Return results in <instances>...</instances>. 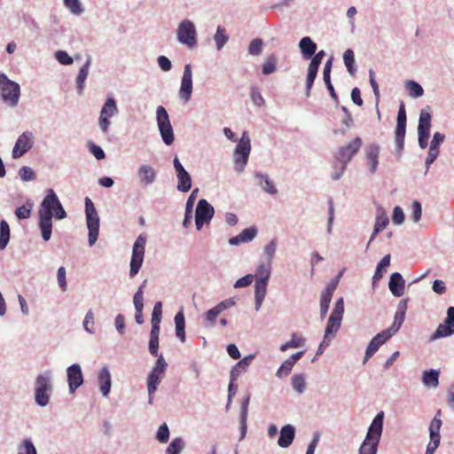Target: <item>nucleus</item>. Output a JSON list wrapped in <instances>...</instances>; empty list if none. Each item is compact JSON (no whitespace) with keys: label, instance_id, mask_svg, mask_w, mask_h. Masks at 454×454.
<instances>
[{"label":"nucleus","instance_id":"nucleus-52","mask_svg":"<svg viewBox=\"0 0 454 454\" xmlns=\"http://www.w3.org/2000/svg\"><path fill=\"white\" fill-rule=\"evenodd\" d=\"M18 454H36V450L31 441L26 439L23 444L19 448Z\"/></svg>","mask_w":454,"mask_h":454},{"label":"nucleus","instance_id":"nucleus-1","mask_svg":"<svg viewBox=\"0 0 454 454\" xmlns=\"http://www.w3.org/2000/svg\"><path fill=\"white\" fill-rule=\"evenodd\" d=\"M53 215L61 220L67 216V213L55 192L52 189H48L39 209V227L44 241L51 239Z\"/></svg>","mask_w":454,"mask_h":454},{"label":"nucleus","instance_id":"nucleus-53","mask_svg":"<svg viewBox=\"0 0 454 454\" xmlns=\"http://www.w3.org/2000/svg\"><path fill=\"white\" fill-rule=\"evenodd\" d=\"M83 328L90 333H94V315L89 310L83 321Z\"/></svg>","mask_w":454,"mask_h":454},{"label":"nucleus","instance_id":"nucleus-45","mask_svg":"<svg viewBox=\"0 0 454 454\" xmlns=\"http://www.w3.org/2000/svg\"><path fill=\"white\" fill-rule=\"evenodd\" d=\"M229 36L226 35V31L223 27H218L215 35V42L217 50H221L223 45L227 43Z\"/></svg>","mask_w":454,"mask_h":454},{"label":"nucleus","instance_id":"nucleus-58","mask_svg":"<svg viewBox=\"0 0 454 454\" xmlns=\"http://www.w3.org/2000/svg\"><path fill=\"white\" fill-rule=\"evenodd\" d=\"M55 57L60 64L71 65L73 63V59L64 51H58Z\"/></svg>","mask_w":454,"mask_h":454},{"label":"nucleus","instance_id":"nucleus-18","mask_svg":"<svg viewBox=\"0 0 454 454\" xmlns=\"http://www.w3.org/2000/svg\"><path fill=\"white\" fill-rule=\"evenodd\" d=\"M67 374L69 391L70 393H74V391L83 383L81 366L77 364H72L67 368Z\"/></svg>","mask_w":454,"mask_h":454},{"label":"nucleus","instance_id":"nucleus-42","mask_svg":"<svg viewBox=\"0 0 454 454\" xmlns=\"http://www.w3.org/2000/svg\"><path fill=\"white\" fill-rule=\"evenodd\" d=\"M270 276V262L262 263L259 265L255 271L256 279H262L268 281Z\"/></svg>","mask_w":454,"mask_h":454},{"label":"nucleus","instance_id":"nucleus-55","mask_svg":"<svg viewBox=\"0 0 454 454\" xmlns=\"http://www.w3.org/2000/svg\"><path fill=\"white\" fill-rule=\"evenodd\" d=\"M19 175L24 181H30L35 178V175L31 168L24 166L19 170Z\"/></svg>","mask_w":454,"mask_h":454},{"label":"nucleus","instance_id":"nucleus-24","mask_svg":"<svg viewBox=\"0 0 454 454\" xmlns=\"http://www.w3.org/2000/svg\"><path fill=\"white\" fill-rule=\"evenodd\" d=\"M257 234L255 227L244 229L238 236L230 239L229 243L232 246L239 245L243 242L251 241Z\"/></svg>","mask_w":454,"mask_h":454},{"label":"nucleus","instance_id":"nucleus-13","mask_svg":"<svg viewBox=\"0 0 454 454\" xmlns=\"http://www.w3.org/2000/svg\"><path fill=\"white\" fill-rule=\"evenodd\" d=\"M214 213V207L206 200H200L195 212L197 230H200L205 223H208L213 218Z\"/></svg>","mask_w":454,"mask_h":454},{"label":"nucleus","instance_id":"nucleus-8","mask_svg":"<svg viewBox=\"0 0 454 454\" xmlns=\"http://www.w3.org/2000/svg\"><path fill=\"white\" fill-rule=\"evenodd\" d=\"M146 239L143 235H139L133 245L132 256L130 260L129 277L134 278L139 271L145 255Z\"/></svg>","mask_w":454,"mask_h":454},{"label":"nucleus","instance_id":"nucleus-60","mask_svg":"<svg viewBox=\"0 0 454 454\" xmlns=\"http://www.w3.org/2000/svg\"><path fill=\"white\" fill-rule=\"evenodd\" d=\"M57 278L59 287L62 291L67 290V281H66V269L64 267H60L57 272Z\"/></svg>","mask_w":454,"mask_h":454},{"label":"nucleus","instance_id":"nucleus-31","mask_svg":"<svg viewBox=\"0 0 454 454\" xmlns=\"http://www.w3.org/2000/svg\"><path fill=\"white\" fill-rule=\"evenodd\" d=\"M422 381L428 387H436L439 385V372L436 370L425 371Z\"/></svg>","mask_w":454,"mask_h":454},{"label":"nucleus","instance_id":"nucleus-22","mask_svg":"<svg viewBox=\"0 0 454 454\" xmlns=\"http://www.w3.org/2000/svg\"><path fill=\"white\" fill-rule=\"evenodd\" d=\"M295 436V429L291 425L284 426L280 430L278 444L282 448L289 447Z\"/></svg>","mask_w":454,"mask_h":454},{"label":"nucleus","instance_id":"nucleus-16","mask_svg":"<svg viewBox=\"0 0 454 454\" xmlns=\"http://www.w3.org/2000/svg\"><path fill=\"white\" fill-rule=\"evenodd\" d=\"M250 150V138L247 132L244 131L235 149V163L236 165L240 164V169L247 163Z\"/></svg>","mask_w":454,"mask_h":454},{"label":"nucleus","instance_id":"nucleus-20","mask_svg":"<svg viewBox=\"0 0 454 454\" xmlns=\"http://www.w3.org/2000/svg\"><path fill=\"white\" fill-rule=\"evenodd\" d=\"M388 286L394 296L400 297L403 294L405 281L400 273L395 272L391 275Z\"/></svg>","mask_w":454,"mask_h":454},{"label":"nucleus","instance_id":"nucleus-51","mask_svg":"<svg viewBox=\"0 0 454 454\" xmlns=\"http://www.w3.org/2000/svg\"><path fill=\"white\" fill-rule=\"evenodd\" d=\"M156 438L160 442H162V443L167 442L168 441L169 430H168V426L165 423L162 424L161 426H160L158 432H157Z\"/></svg>","mask_w":454,"mask_h":454},{"label":"nucleus","instance_id":"nucleus-7","mask_svg":"<svg viewBox=\"0 0 454 454\" xmlns=\"http://www.w3.org/2000/svg\"><path fill=\"white\" fill-rule=\"evenodd\" d=\"M156 119L163 142L167 145H172L174 142L173 129L169 121L168 114L162 106H160L157 108Z\"/></svg>","mask_w":454,"mask_h":454},{"label":"nucleus","instance_id":"nucleus-34","mask_svg":"<svg viewBox=\"0 0 454 454\" xmlns=\"http://www.w3.org/2000/svg\"><path fill=\"white\" fill-rule=\"evenodd\" d=\"M388 223V217L385 213L377 215L374 231L371 236L368 245L375 239L377 234L383 231Z\"/></svg>","mask_w":454,"mask_h":454},{"label":"nucleus","instance_id":"nucleus-62","mask_svg":"<svg viewBox=\"0 0 454 454\" xmlns=\"http://www.w3.org/2000/svg\"><path fill=\"white\" fill-rule=\"evenodd\" d=\"M393 223L395 224H401L404 221V214L403 209L396 206L394 208L393 216H392Z\"/></svg>","mask_w":454,"mask_h":454},{"label":"nucleus","instance_id":"nucleus-27","mask_svg":"<svg viewBox=\"0 0 454 454\" xmlns=\"http://www.w3.org/2000/svg\"><path fill=\"white\" fill-rule=\"evenodd\" d=\"M380 154V146L378 145H370L367 150L366 158L370 164V170L372 173L376 171L378 167V158Z\"/></svg>","mask_w":454,"mask_h":454},{"label":"nucleus","instance_id":"nucleus-3","mask_svg":"<svg viewBox=\"0 0 454 454\" xmlns=\"http://www.w3.org/2000/svg\"><path fill=\"white\" fill-rule=\"evenodd\" d=\"M52 388L49 372L44 374H39L36 377L35 382V401L39 406L44 407L50 403Z\"/></svg>","mask_w":454,"mask_h":454},{"label":"nucleus","instance_id":"nucleus-6","mask_svg":"<svg viewBox=\"0 0 454 454\" xmlns=\"http://www.w3.org/2000/svg\"><path fill=\"white\" fill-rule=\"evenodd\" d=\"M85 212H86V220H87V227L89 230V245L93 246L98 237L99 231V218L95 208V206L90 199H85Z\"/></svg>","mask_w":454,"mask_h":454},{"label":"nucleus","instance_id":"nucleus-30","mask_svg":"<svg viewBox=\"0 0 454 454\" xmlns=\"http://www.w3.org/2000/svg\"><path fill=\"white\" fill-rule=\"evenodd\" d=\"M138 176L140 180L145 184H150L154 182L156 178V172L148 165H142L138 168Z\"/></svg>","mask_w":454,"mask_h":454},{"label":"nucleus","instance_id":"nucleus-47","mask_svg":"<svg viewBox=\"0 0 454 454\" xmlns=\"http://www.w3.org/2000/svg\"><path fill=\"white\" fill-rule=\"evenodd\" d=\"M406 89L409 90V94L414 98L421 97L424 93L423 88L414 81H408Z\"/></svg>","mask_w":454,"mask_h":454},{"label":"nucleus","instance_id":"nucleus-37","mask_svg":"<svg viewBox=\"0 0 454 454\" xmlns=\"http://www.w3.org/2000/svg\"><path fill=\"white\" fill-rule=\"evenodd\" d=\"M177 176V190L183 192H187L192 187V178L188 172L180 174Z\"/></svg>","mask_w":454,"mask_h":454},{"label":"nucleus","instance_id":"nucleus-56","mask_svg":"<svg viewBox=\"0 0 454 454\" xmlns=\"http://www.w3.org/2000/svg\"><path fill=\"white\" fill-rule=\"evenodd\" d=\"M31 207L32 206L29 205L28 207L23 205L21 207H19L15 210V215L19 219H27L30 217L31 215Z\"/></svg>","mask_w":454,"mask_h":454},{"label":"nucleus","instance_id":"nucleus-28","mask_svg":"<svg viewBox=\"0 0 454 454\" xmlns=\"http://www.w3.org/2000/svg\"><path fill=\"white\" fill-rule=\"evenodd\" d=\"M299 46L305 59L311 58L317 51V44L308 36L300 41Z\"/></svg>","mask_w":454,"mask_h":454},{"label":"nucleus","instance_id":"nucleus-38","mask_svg":"<svg viewBox=\"0 0 454 454\" xmlns=\"http://www.w3.org/2000/svg\"><path fill=\"white\" fill-rule=\"evenodd\" d=\"M256 177L258 179L260 185L265 192H267L270 194L277 193V192H278L277 189L272 184V183L270 181L269 176L267 175L257 174Z\"/></svg>","mask_w":454,"mask_h":454},{"label":"nucleus","instance_id":"nucleus-14","mask_svg":"<svg viewBox=\"0 0 454 454\" xmlns=\"http://www.w3.org/2000/svg\"><path fill=\"white\" fill-rule=\"evenodd\" d=\"M363 145V141L359 137L354 138L350 143L340 147L336 154V160L340 163L347 165L354 155L359 151Z\"/></svg>","mask_w":454,"mask_h":454},{"label":"nucleus","instance_id":"nucleus-10","mask_svg":"<svg viewBox=\"0 0 454 454\" xmlns=\"http://www.w3.org/2000/svg\"><path fill=\"white\" fill-rule=\"evenodd\" d=\"M403 309H399L395 315V320L390 327L387 329L379 333L373 339L378 341V343L384 344L387 340H389L401 327L405 318V309H406V302L403 301Z\"/></svg>","mask_w":454,"mask_h":454},{"label":"nucleus","instance_id":"nucleus-44","mask_svg":"<svg viewBox=\"0 0 454 454\" xmlns=\"http://www.w3.org/2000/svg\"><path fill=\"white\" fill-rule=\"evenodd\" d=\"M406 125L396 124L395 128V144L397 149L402 151L404 145V137H405Z\"/></svg>","mask_w":454,"mask_h":454},{"label":"nucleus","instance_id":"nucleus-15","mask_svg":"<svg viewBox=\"0 0 454 454\" xmlns=\"http://www.w3.org/2000/svg\"><path fill=\"white\" fill-rule=\"evenodd\" d=\"M454 333V307L447 310V317L442 324H440L435 332L430 336L429 341L447 337Z\"/></svg>","mask_w":454,"mask_h":454},{"label":"nucleus","instance_id":"nucleus-57","mask_svg":"<svg viewBox=\"0 0 454 454\" xmlns=\"http://www.w3.org/2000/svg\"><path fill=\"white\" fill-rule=\"evenodd\" d=\"M64 2L72 13L80 14L82 12L79 0H64Z\"/></svg>","mask_w":454,"mask_h":454},{"label":"nucleus","instance_id":"nucleus-19","mask_svg":"<svg viewBox=\"0 0 454 454\" xmlns=\"http://www.w3.org/2000/svg\"><path fill=\"white\" fill-rule=\"evenodd\" d=\"M192 74L191 65L187 64L184 67L181 87L179 90V96L184 101H188L191 98V94L192 91Z\"/></svg>","mask_w":454,"mask_h":454},{"label":"nucleus","instance_id":"nucleus-29","mask_svg":"<svg viewBox=\"0 0 454 454\" xmlns=\"http://www.w3.org/2000/svg\"><path fill=\"white\" fill-rule=\"evenodd\" d=\"M199 192V189L196 188L194 189L192 193L190 194L188 200H187V202H186V207H185V215H184V222H183V225L184 227H188L191 223H192V207H193V204H194V201L197 198V193Z\"/></svg>","mask_w":454,"mask_h":454},{"label":"nucleus","instance_id":"nucleus-46","mask_svg":"<svg viewBox=\"0 0 454 454\" xmlns=\"http://www.w3.org/2000/svg\"><path fill=\"white\" fill-rule=\"evenodd\" d=\"M442 424V419H438V418L432 419L429 427L430 439H441L440 429Z\"/></svg>","mask_w":454,"mask_h":454},{"label":"nucleus","instance_id":"nucleus-59","mask_svg":"<svg viewBox=\"0 0 454 454\" xmlns=\"http://www.w3.org/2000/svg\"><path fill=\"white\" fill-rule=\"evenodd\" d=\"M254 280V275L247 274L244 276L243 278L238 279L236 283L234 284L235 288H240V287H246L252 284Z\"/></svg>","mask_w":454,"mask_h":454},{"label":"nucleus","instance_id":"nucleus-12","mask_svg":"<svg viewBox=\"0 0 454 454\" xmlns=\"http://www.w3.org/2000/svg\"><path fill=\"white\" fill-rule=\"evenodd\" d=\"M117 114L118 107L115 100L113 98H108L101 109L98 119L99 127L104 133L108 132L111 124L110 118Z\"/></svg>","mask_w":454,"mask_h":454},{"label":"nucleus","instance_id":"nucleus-63","mask_svg":"<svg viewBox=\"0 0 454 454\" xmlns=\"http://www.w3.org/2000/svg\"><path fill=\"white\" fill-rule=\"evenodd\" d=\"M143 294H144V291H141V288H138V290L134 294L133 302H134L136 310L143 309V308H144Z\"/></svg>","mask_w":454,"mask_h":454},{"label":"nucleus","instance_id":"nucleus-50","mask_svg":"<svg viewBox=\"0 0 454 454\" xmlns=\"http://www.w3.org/2000/svg\"><path fill=\"white\" fill-rule=\"evenodd\" d=\"M262 40L260 38L252 40L248 47V52L254 56L261 54L262 51Z\"/></svg>","mask_w":454,"mask_h":454},{"label":"nucleus","instance_id":"nucleus-2","mask_svg":"<svg viewBox=\"0 0 454 454\" xmlns=\"http://www.w3.org/2000/svg\"><path fill=\"white\" fill-rule=\"evenodd\" d=\"M384 412H379L372 420L365 439L364 440L359 454H376L383 429Z\"/></svg>","mask_w":454,"mask_h":454},{"label":"nucleus","instance_id":"nucleus-61","mask_svg":"<svg viewBox=\"0 0 454 454\" xmlns=\"http://www.w3.org/2000/svg\"><path fill=\"white\" fill-rule=\"evenodd\" d=\"M380 347V344L378 343V341H376L372 338V340L370 341V343L367 347V349L365 352V356H364V361H366L368 358H370L379 349Z\"/></svg>","mask_w":454,"mask_h":454},{"label":"nucleus","instance_id":"nucleus-54","mask_svg":"<svg viewBox=\"0 0 454 454\" xmlns=\"http://www.w3.org/2000/svg\"><path fill=\"white\" fill-rule=\"evenodd\" d=\"M293 387L299 393H301L305 388V380L301 374H296L293 378Z\"/></svg>","mask_w":454,"mask_h":454},{"label":"nucleus","instance_id":"nucleus-5","mask_svg":"<svg viewBox=\"0 0 454 454\" xmlns=\"http://www.w3.org/2000/svg\"><path fill=\"white\" fill-rule=\"evenodd\" d=\"M0 92L3 100L10 106H15L20 98V85L8 79L4 74H0Z\"/></svg>","mask_w":454,"mask_h":454},{"label":"nucleus","instance_id":"nucleus-35","mask_svg":"<svg viewBox=\"0 0 454 454\" xmlns=\"http://www.w3.org/2000/svg\"><path fill=\"white\" fill-rule=\"evenodd\" d=\"M89 67H90V61L88 60L79 70L77 78H76V85L78 93L82 94L84 88V82L88 77L89 74Z\"/></svg>","mask_w":454,"mask_h":454},{"label":"nucleus","instance_id":"nucleus-17","mask_svg":"<svg viewBox=\"0 0 454 454\" xmlns=\"http://www.w3.org/2000/svg\"><path fill=\"white\" fill-rule=\"evenodd\" d=\"M34 135L30 131L23 132L17 139L12 149V158L19 159L27 153L34 145Z\"/></svg>","mask_w":454,"mask_h":454},{"label":"nucleus","instance_id":"nucleus-40","mask_svg":"<svg viewBox=\"0 0 454 454\" xmlns=\"http://www.w3.org/2000/svg\"><path fill=\"white\" fill-rule=\"evenodd\" d=\"M343 59L348 73L354 75L356 73L354 51L350 49L347 50L344 52Z\"/></svg>","mask_w":454,"mask_h":454},{"label":"nucleus","instance_id":"nucleus-21","mask_svg":"<svg viewBox=\"0 0 454 454\" xmlns=\"http://www.w3.org/2000/svg\"><path fill=\"white\" fill-rule=\"evenodd\" d=\"M335 288L336 286L334 284H328L321 294L320 313L322 317H325L327 314L329 304L332 301Z\"/></svg>","mask_w":454,"mask_h":454},{"label":"nucleus","instance_id":"nucleus-32","mask_svg":"<svg viewBox=\"0 0 454 454\" xmlns=\"http://www.w3.org/2000/svg\"><path fill=\"white\" fill-rule=\"evenodd\" d=\"M431 114L427 111L422 110L419 115L418 133L430 134Z\"/></svg>","mask_w":454,"mask_h":454},{"label":"nucleus","instance_id":"nucleus-48","mask_svg":"<svg viewBox=\"0 0 454 454\" xmlns=\"http://www.w3.org/2000/svg\"><path fill=\"white\" fill-rule=\"evenodd\" d=\"M221 311L218 309L216 306L210 309L206 314L204 317V322L206 326H213L215 323L216 317L219 316Z\"/></svg>","mask_w":454,"mask_h":454},{"label":"nucleus","instance_id":"nucleus-49","mask_svg":"<svg viewBox=\"0 0 454 454\" xmlns=\"http://www.w3.org/2000/svg\"><path fill=\"white\" fill-rule=\"evenodd\" d=\"M303 339L297 336L296 334H293L292 338L289 341H286V343L282 344L280 347L281 351H286L288 348H299L303 344Z\"/></svg>","mask_w":454,"mask_h":454},{"label":"nucleus","instance_id":"nucleus-39","mask_svg":"<svg viewBox=\"0 0 454 454\" xmlns=\"http://www.w3.org/2000/svg\"><path fill=\"white\" fill-rule=\"evenodd\" d=\"M390 265V254L385 255L379 262L375 273L373 275V280L378 281L383 277V271Z\"/></svg>","mask_w":454,"mask_h":454},{"label":"nucleus","instance_id":"nucleus-25","mask_svg":"<svg viewBox=\"0 0 454 454\" xmlns=\"http://www.w3.org/2000/svg\"><path fill=\"white\" fill-rule=\"evenodd\" d=\"M98 383L102 395L107 396L111 389L112 382L109 370L106 367L100 370L98 373Z\"/></svg>","mask_w":454,"mask_h":454},{"label":"nucleus","instance_id":"nucleus-9","mask_svg":"<svg viewBox=\"0 0 454 454\" xmlns=\"http://www.w3.org/2000/svg\"><path fill=\"white\" fill-rule=\"evenodd\" d=\"M167 363L164 360L162 355L159 356L155 366L153 368L152 372L149 373L147 378V387L150 402L152 401V395L157 389V386L160 382V380L165 373L167 369Z\"/></svg>","mask_w":454,"mask_h":454},{"label":"nucleus","instance_id":"nucleus-4","mask_svg":"<svg viewBox=\"0 0 454 454\" xmlns=\"http://www.w3.org/2000/svg\"><path fill=\"white\" fill-rule=\"evenodd\" d=\"M344 314V301L342 298H340L334 306V309L328 319L327 325L325 328V337L323 341L320 343L325 348L328 347L330 344V340H328V336L332 333H335L340 327L341 320Z\"/></svg>","mask_w":454,"mask_h":454},{"label":"nucleus","instance_id":"nucleus-26","mask_svg":"<svg viewBox=\"0 0 454 454\" xmlns=\"http://www.w3.org/2000/svg\"><path fill=\"white\" fill-rule=\"evenodd\" d=\"M267 282L262 279H256L254 285L255 309L258 310L265 298L267 291Z\"/></svg>","mask_w":454,"mask_h":454},{"label":"nucleus","instance_id":"nucleus-23","mask_svg":"<svg viewBox=\"0 0 454 454\" xmlns=\"http://www.w3.org/2000/svg\"><path fill=\"white\" fill-rule=\"evenodd\" d=\"M303 354H304V351H299V352L294 354L293 356H291L287 360H286L281 364V366L279 367V369L277 372V376L278 378H283V377L287 376L290 373L294 364L303 356Z\"/></svg>","mask_w":454,"mask_h":454},{"label":"nucleus","instance_id":"nucleus-64","mask_svg":"<svg viewBox=\"0 0 454 454\" xmlns=\"http://www.w3.org/2000/svg\"><path fill=\"white\" fill-rule=\"evenodd\" d=\"M422 207L421 204L415 200L412 202V219L415 223L419 222L421 218Z\"/></svg>","mask_w":454,"mask_h":454},{"label":"nucleus","instance_id":"nucleus-36","mask_svg":"<svg viewBox=\"0 0 454 454\" xmlns=\"http://www.w3.org/2000/svg\"><path fill=\"white\" fill-rule=\"evenodd\" d=\"M10 239V228L6 221L2 220L0 223V250L6 247Z\"/></svg>","mask_w":454,"mask_h":454},{"label":"nucleus","instance_id":"nucleus-33","mask_svg":"<svg viewBox=\"0 0 454 454\" xmlns=\"http://www.w3.org/2000/svg\"><path fill=\"white\" fill-rule=\"evenodd\" d=\"M175 325H176V337L182 341L184 342L185 340V319L184 315L182 311L178 312L175 316Z\"/></svg>","mask_w":454,"mask_h":454},{"label":"nucleus","instance_id":"nucleus-41","mask_svg":"<svg viewBox=\"0 0 454 454\" xmlns=\"http://www.w3.org/2000/svg\"><path fill=\"white\" fill-rule=\"evenodd\" d=\"M184 448V440L176 437L172 440L166 450V454H179Z\"/></svg>","mask_w":454,"mask_h":454},{"label":"nucleus","instance_id":"nucleus-43","mask_svg":"<svg viewBox=\"0 0 454 454\" xmlns=\"http://www.w3.org/2000/svg\"><path fill=\"white\" fill-rule=\"evenodd\" d=\"M277 67V58L272 54L270 55L262 65V74H270L276 71Z\"/></svg>","mask_w":454,"mask_h":454},{"label":"nucleus","instance_id":"nucleus-11","mask_svg":"<svg viewBox=\"0 0 454 454\" xmlns=\"http://www.w3.org/2000/svg\"><path fill=\"white\" fill-rule=\"evenodd\" d=\"M178 41L187 45L189 48H193L197 44L196 29L193 23L188 20L182 21L177 28Z\"/></svg>","mask_w":454,"mask_h":454}]
</instances>
